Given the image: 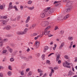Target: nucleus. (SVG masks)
I'll list each match as a JSON object with an SVG mask.
<instances>
[{"label": "nucleus", "instance_id": "obj_1", "mask_svg": "<svg viewBox=\"0 0 77 77\" xmlns=\"http://www.w3.org/2000/svg\"><path fill=\"white\" fill-rule=\"evenodd\" d=\"M73 5V3H72V2L70 1V2L69 4H68V6L67 7H69L68 8H67L64 11V13H65V14H66L69 12H70V11L72 9L73 7L72 6V5Z\"/></svg>", "mask_w": 77, "mask_h": 77}, {"label": "nucleus", "instance_id": "obj_2", "mask_svg": "<svg viewBox=\"0 0 77 77\" xmlns=\"http://www.w3.org/2000/svg\"><path fill=\"white\" fill-rule=\"evenodd\" d=\"M50 9H51V7H48L46 8H45L43 12H42L41 14L40 17L41 18H44V17H45V14L48 12V11Z\"/></svg>", "mask_w": 77, "mask_h": 77}, {"label": "nucleus", "instance_id": "obj_3", "mask_svg": "<svg viewBox=\"0 0 77 77\" xmlns=\"http://www.w3.org/2000/svg\"><path fill=\"white\" fill-rule=\"evenodd\" d=\"M48 24H49L48 22H44L42 23V26H43V27H46V26H47Z\"/></svg>", "mask_w": 77, "mask_h": 77}, {"label": "nucleus", "instance_id": "obj_4", "mask_svg": "<svg viewBox=\"0 0 77 77\" xmlns=\"http://www.w3.org/2000/svg\"><path fill=\"white\" fill-rule=\"evenodd\" d=\"M54 12V9L52 8L50 9L49 11H48V12H47L48 13V14H53Z\"/></svg>", "mask_w": 77, "mask_h": 77}, {"label": "nucleus", "instance_id": "obj_5", "mask_svg": "<svg viewBox=\"0 0 77 77\" xmlns=\"http://www.w3.org/2000/svg\"><path fill=\"white\" fill-rule=\"evenodd\" d=\"M11 26L9 25H7L5 27L3 28V29H6L7 30H9V29H11Z\"/></svg>", "mask_w": 77, "mask_h": 77}, {"label": "nucleus", "instance_id": "obj_6", "mask_svg": "<svg viewBox=\"0 0 77 77\" xmlns=\"http://www.w3.org/2000/svg\"><path fill=\"white\" fill-rule=\"evenodd\" d=\"M35 47L36 48H38L39 47V42L36 41L35 43Z\"/></svg>", "mask_w": 77, "mask_h": 77}, {"label": "nucleus", "instance_id": "obj_7", "mask_svg": "<svg viewBox=\"0 0 77 77\" xmlns=\"http://www.w3.org/2000/svg\"><path fill=\"white\" fill-rule=\"evenodd\" d=\"M65 45V43L64 42H63L60 45L59 47V50H61V49Z\"/></svg>", "mask_w": 77, "mask_h": 77}, {"label": "nucleus", "instance_id": "obj_8", "mask_svg": "<svg viewBox=\"0 0 77 77\" xmlns=\"http://www.w3.org/2000/svg\"><path fill=\"white\" fill-rule=\"evenodd\" d=\"M36 25L35 23H34L32 25V26H30V29H34V27H36Z\"/></svg>", "mask_w": 77, "mask_h": 77}, {"label": "nucleus", "instance_id": "obj_9", "mask_svg": "<svg viewBox=\"0 0 77 77\" xmlns=\"http://www.w3.org/2000/svg\"><path fill=\"white\" fill-rule=\"evenodd\" d=\"M74 74V73H72V71H69V73L68 75H73Z\"/></svg>", "mask_w": 77, "mask_h": 77}, {"label": "nucleus", "instance_id": "obj_10", "mask_svg": "<svg viewBox=\"0 0 77 77\" xmlns=\"http://www.w3.org/2000/svg\"><path fill=\"white\" fill-rule=\"evenodd\" d=\"M69 17V14H68L66 15V16L64 17V20H66L67 18Z\"/></svg>", "mask_w": 77, "mask_h": 77}, {"label": "nucleus", "instance_id": "obj_11", "mask_svg": "<svg viewBox=\"0 0 77 77\" xmlns=\"http://www.w3.org/2000/svg\"><path fill=\"white\" fill-rule=\"evenodd\" d=\"M17 35H24V32H17Z\"/></svg>", "mask_w": 77, "mask_h": 77}, {"label": "nucleus", "instance_id": "obj_12", "mask_svg": "<svg viewBox=\"0 0 77 77\" xmlns=\"http://www.w3.org/2000/svg\"><path fill=\"white\" fill-rule=\"evenodd\" d=\"M71 1H69V0H67L66 1V3H67V4L66 5V6L68 7V4Z\"/></svg>", "mask_w": 77, "mask_h": 77}, {"label": "nucleus", "instance_id": "obj_13", "mask_svg": "<svg viewBox=\"0 0 77 77\" xmlns=\"http://www.w3.org/2000/svg\"><path fill=\"white\" fill-rule=\"evenodd\" d=\"M6 36V37H12L13 36V35H12V34H7L5 35Z\"/></svg>", "mask_w": 77, "mask_h": 77}, {"label": "nucleus", "instance_id": "obj_14", "mask_svg": "<svg viewBox=\"0 0 77 77\" xmlns=\"http://www.w3.org/2000/svg\"><path fill=\"white\" fill-rule=\"evenodd\" d=\"M14 8V6L12 5H11V6H9V8H8V11L10 10V9H12V8Z\"/></svg>", "mask_w": 77, "mask_h": 77}, {"label": "nucleus", "instance_id": "obj_15", "mask_svg": "<svg viewBox=\"0 0 77 77\" xmlns=\"http://www.w3.org/2000/svg\"><path fill=\"white\" fill-rule=\"evenodd\" d=\"M27 30H28V29L27 28H25L24 30L23 33H24V34H26V33H27Z\"/></svg>", "mask_w": 77, "mask_h": 77}, {"label": "nucleus", "instance_id": "obj_16", "mask_svg": "<svg viewBox=\"0 0 77 77\" xmlns=\"http://www.w3.org/2000/svg\"><path fill=\"white\" fill-rule=\"evenodd\" d=\"M50 27H51V26H48L47 28H46L45 30V31H47V30H48V29H50Z\"/></svg>", "mask_w": 77, "mask_h": 77}, {"label": "nucleus", "instance_id": "obj_17", "mask_svg": "<svg viewBox=\"0 0 77 77\" xmlns=\"http://www.w3.org/2000/svg\"><path fill=\"white\" fill-rule=\"evenodd\" d=\"M8 50L9 51V52L11 53H12V51H13V50L11 48H9Z\"/></svg>", "mask_w": 77, "mask_h": 77}, {"label": "nucleus", "instance_id": "obj_18", "mask_svg": "<svg viewBox=\"0 0 77 77\" xmlns=\"http://www.w3.org/2000/svg\"><path fill=\"white\" fill-rule=\"evenodd\" d=\"M73 44V42H71L70 46H69V48H71V47H72V45Z\"/></svg>", "mask_w": 77, "mask_h": 77}, {"label": "nucleus", "instance_id": "obj_19", "mask_svg": "<svg viewBox=\"0 0 77 77\" xmlns=\"http://www.w3.org/2000/svg\"><path fill=\"white\" fill-rule=\"evenodd\" d=\"M37 71L39 73H41V72H43L42 70L41 69L39 70V69H38Z\"/></svg>", "mask_w": 77, "mask_h": 77}, {"label": "nucleus", "instance_id": "obj_20", "mask_svg": "<svg viewBox=\"0 0 77 77\" xmlns=\"http://www.w3.org/2000/svg\"><path fill=\"white\" fill-rule=\"evenodd\" d=\"M65 63L66 65H70V63H68L67 61H65Z\"/></svg>", "mask_w": 77, "mask_h": 77}, {"label": "nucleus", "instance_id": "obj_21", "mask_svg": "<svg viewBox=\"0 0 77 77\" xmlns=\"http://www.w3.org/2000/svg\"><path fill=\"white\" fill-rule=\"evenodd\" d=\"M11 74H12V72L11 71H9L8 72V75L9 76H11Z\"/></svg>", "mask_w": 77, "mask_h": 77}, {"label": "nucleus", "instance_id": "obj_22", "mask_svg": "<svg viewBox=\"0 0 77 77\" xmlns=\"http://www.w3.org/2000/svg\"><path fill=\"white\" fill-rule=\"evenodd\" d=\"M68 39L69 41H72V37H69L68 38Z\"/></svg>", "mask_w": 77, "mask_h": 77}, {"label": "nucleus", "instance_id": "obj_23", "mask_svg": "<svg viewBox=\"0 0 77 77\" xmlns=\"http://www.w3.org/2000/svg\"><path fill=\"white\" fill-rule=\"evenodd\" d=\"M21 18V16H17V21H19L20 20V18Z\"/></svg>", "mask_w": 77, "mask_h": 77}, {"label": "nucleus", "instance_id": "obj_24", "mask_svg": "<svg viewBox=\"0 0 77 77\" xmlns=\"http://www.w3.org/2000/svg\"><path fill=\"white\" fill-rule=\"evenodd\" d=\"M42 60H44V59H45V55H42Z\"/></svg>", "mask_w": 77, "mask_h": 77}, {"label": "nucleus", "instance_id": "obj_25", "mask_svg": "<svg viewBox=\"0 0 77 77\" xmlns=\"http://www.w3.org/2000/svg\"><path fill=\"white\" fill-rule=\"evenodd\" d=\"M14 9H15L16 11H18V9H17V6L15 5L14 7Z\"/></svg>", "mask_w": 77, "mask_h": 77}, {"label": "nucleus", "instance_id": "obj_26", "mask_svg": "<svg viewBox=\"0 0 77 77\" xmlns=\"http://www.w3.org/2000/svg\"><path fill=\"white\" fill-rule=\"evenodd\" d=\"M62 20V17H58L57 18V20Z\"/></svg>", "mask_w": 77, "mask_h": 77}, {"label": "nucleus", "instance_id": "obj_27", "mask_svg": "<svg viewBox=\"0 0 77 77\" xmlns=\"http://www.w3.org/2000/svg\"><path fill=\"white\" fill-rule=\"evenodd\" d=\"M44 34L45 35H48V32L47 31H45Z\"/></svg>", "mask_w": 77, "mask_h": 77}, {"label": "nucleus", "instance_id": "obj_28", "mask_svg": "<svg viewBox=\"0 0 77 77\" xmlns=\"http://www.w3.org/2000/svg\"><path fill=\"white\" fill-rule=\"evenodd\" d=\"M21 75H24V71H22L20 72Z\"/></svg>", "mask_w": 77, "mask_h": 77}, {"label": "nucleus", "instance_id": "obj_29", "mask_svg": "<svg viewBox=\"0 0 77 77\" xmlns=\"http://www.w3.org/2000/svg\"><path fill=\"white\" fill-rule=\"evenodd\" d=\"M25 66H26V64L22 66H21V68L22 69H24V68H25Z\"/></svg>", "mask_w": 77, "mask_h": 77}, {"label": "nucleus", "instance_id": "obj_30", "mask_svg": "<svg viewBox=\"0 0 77 77\" xmlns=\"http://www.w3.org/2000/svg\"><path fill=\"white\" fill-rule=\"evenodd\" d=\"M11 21H16V20H17V18H15L14 19H13V18H11Z\"/></svg>", "mask_w": 77, "mask_h": 77}, {"label": "nucleus", "instance_id": "obj_31", "mask_svg": "<svg viewBox=\"0 0 77 77\" xmlns=\"http://www.w3.org/2000/svg\"><path fill=\"white\" fill-rule=\"evenodd\" d=\"M56 47H57V45L56 44H55L54 45V47L53 48V49L54 50H55L56 49Z\"/></svg>", "mask_w": 77, "mask_h": 77}, {"label": "nucleus", "instance_id": "obj_32", "mask_svg": "<svg viewBox=\"0 0 77 77\" xmlns=\"http://www.w3.org/2000/svg\"><path fill=\"white\" fill-rule=\"evenodd\" d=\"M8 68L9 69H10V70H12V67L11 66H9Z\"/></svg>", "mask_w": 77, "mask_h": 77}, {"label": "nucleus", "instance_id": "obj_33", "mask_svg": "<svg viewBox=\"0 0 77 77\" xmlns=\"http://www.w3.org/2000/svg\"><path fill=\"white\" fill-rule=\"evenodd\" d=\"M3 42H0V47H2V46H3Z\"/></svg>", "mask_w": 77, "mask_h": 77}, {"label": "nucleus", "instance_id": "obj_34", "mask_svg": "<svg viewBox=\"0 0 77 77\" xmlns=\"http://www.w3.org/2000/svg\"><path fill=\"white\" fill-rule=\"evenodd\" d=\"M38 35V33H34L33 34L32 36H36V35Z\"/></svg>", "mask_w": 77, "mask_h": 77}, {"label": "nucleus", "instance_id": "obj_35", "mask_svg": "<svg viewBox=\"0 0 77 77\" xmlns=\"http://www.w3.org/2000/svg\"><path fill=\"white\" fill-rule=\"evenodd\" d=\"M23 59L25 60H29V59L28 58H26V57H24V59Z\"/></svg>", "mask_w": 77, "mask_h": 77}, {"label": "nucleus", "instance_id": "obj_36", "mask_svg": "<svg viewBox=\"0 0 77 77\" xmlns=\"http://www.w3.org/2000/svg\"><path fill=\"white\" fill-rule=\"evenodd\" d=\"M8 41V38L7 39H4L3 40V41H4V42H7V41Z\"/></svg>", "mask_w": 77, "mask_h": 77}, {"label": "nucleus", "instance_id": "obj_37", "mask_svg": "<svg viewBox=\"0 0 77 77\" xmlns=\"http://www.w3.org/2000/svg\"><path fill=\"white\" fill-rule=\"evenodd\" d=\"M64 58H65V59H69V57H68V56L67 55H65L64 56Z\"/></svg>", "mask_w": 77, "mask_h": 77}, {"label": "nucleus", "instance_id": "obj_38", "mask_svg": "<svg viewBox=\"0 0 77 77\" xmlns=\"http://www.w3.org/2000/svg\"><path fill=\"white\" fill-rule=\"evenodd\" d=\"M48 46H46L45 47V49L46 50H48Z\"/></svg>", "mask_w": 77, "mask_h": 77}, {"label": "nucleus", "instance_id": "obj_39", "mask_svg": "<svg viewBox=\"0 0 77 77\" xmlns=\"http://www.w3.org/2000/svg\"><path fill=\"white\" fill-rule=\"evenodd\" d=\"M10 60L11 62H13V61H14V59L13 58H11L10 59Z\"/></svg>", "mask_w": 77, "mask_h": 77}, {"label": "nucleus", "instance_id": "obj_40", "mask_svg": "<svg viewBox=\"0 0 77 77\" xmlns=\"http://www.w3.org/2000/svg\"><path fill=\"white\" fill-rule=\"evenodd\" d=\"M3 24L4 25H6V21H3Z\"/></svg>", "mask_w": 77, "mask_h": 77}, {"label": "nucleus", "instance_id": "obj_41", "mask_svg": "<svg viewBox=\"0 0 77 77\" xmlns=\"http://www.w3.org/2000/svg\"><path fill=\"white\" fill-rule=\"evenodd\" d=\"M54 70H53V69H51V73H52L53 74L54 73Z\"/></svg>", "mask_w": 77, "mask_h": 77}, {"label": "nucleus", "instance_id": "obj_42", "mask_svg": "<svg viewBox=\"0 0 77 77\" xmlns=\"http://www.w3.org/2000/svg\"><path fill=\"white\" fill-rule=\"evenodd\" d=\"M39 37V36L38 35L37 37H35L34 39H35V40H36Z\"/></svg>", "mask_w": 77, "mask_h": 77}, {"label": "nucleus", "instance_id": "obj_43", "mask_svg": "<svg viewBox=\"0 0 77 77\" xmlns=\"http://www.w3.org/2000/svg\"><path fill=\"white\" fill-rule=\"evenodd\" d=\"M32 2L31 0H29L28 2V4H29V5H31V4H32Z\"/></svg>", "mask_w": 77, "mask_h": 77}, {"label": "nucleus", "instance_id": "obj_44", "mask_svg": "<svg viewBox=\"0 0 77 77\" xmlns=\"http://www.w3.org/2000/svg\"><path fill=\"white\" fill-rule=\"evenodd\" d=\"M28 74H29V75H32V72L30 71L28 73Z\"/></svg>", "mask_w": 77, "mask_h": 77}, {"label": "nucleus", "instance_id": "obj_45", "mask_svg": "<svg viewBox=\"0 0 77 77\" xmlns=\"http://www.w3.org/2000/svg\"><path fill=\"white\" fill-rule=\"evenodd\" d=\"M64 31L63 30H61L60 31V32H61V35H63V32H64Z\"/></svg>", "mask_w": 77, "mask_h": 77}, {"label": "nucleus", "instance_id": "obj_46", "mask_svg": "<svg viewBox=\"0 0 77 77\" xmlns=\"http://www.w3.org/2000/svg\"><path fill=\"white\" fill-rule=\"evenodd\" d=\"M53 36V35H51V34H49L48 35L49 37H51V36Z\"/></svg>", "mask_w": 77, "mask_h": 77}, {"label": "nucleus", "instance_id": "obj_47", "mask_svg": "<svg viewBox=\"0 0 77 77\" xmlns=\"http://www.w3.org/2000/svg\"><path fill=\"white\" fill-rule=\"evenodd\" d=\"M60 54H58L57 57V58H58V59H59V58H60Z\"/></svg>", "mask_w": 77, "mask_h": 77}, {"label": "nucleus", "instance_id": "obj_48", "mask_svg": "<svg viewBox=\"0 0 77 77\" xmlns=\"http://www.w3.org/2000/svg\"><path fill=\"white\" fill-rule=\"evenodd\" d=\"M34 8V7H30L29 8V9H31V10H32V9H33Z\"/></svg>", "mask_w": 77, "mask_h": 77}, {"label": "nucleus", "instance_id": "obj_49", "mask_svg": "<svg viewBox=\"0 0 77 77\" xmlns=\"http://www.w3.org/2000/svg\"><path fill=\"white\" fill-rule=\"evenodd\" d=\"M43 33H44V32H42V34H41L39 36V37H42L43 35H44V34H43Z\"/></svg>", "mask_w": 77, "mask_h": 77}, {"label": "nucleus", "instance_id": "obj_50", "mask_svg": "<svg viewBox=\"0 0 77 77\" xmlns=\"http://www.w3.org/2000/svg\"><path fill=\"white\" fill-rule=\"evenodd\" d=\"M58 64H60V63H61V60H58Z\"/></svg>", "mask_w": 77, "mask_h": 77}, {"label": "nucleus", "instance_id": "obj_51", "mask_svg": "<svg viewBox=\"0 0 77 77\" xmlns=\"http://www.w3.org/2000/svg\"><path fill=\"white\" fill-rule=\"evenodd\" d=\"M26 51H27V52L30 51V49L29 48H27V49L26 50Z\"/></svg>", "mask_w": 77, "mask_h": 77}, {"label": "nucleus", "instance_id": "obj_52", "mask_svg": "<svg viewBox=\"0 0 77 77\" xmlns=\"http://www.w3.org/2000/svg\"><path fill=\"white\" fill-rule=\"evenodd\" d=\"M59 5H60V3L57 4L55 5V6H56V7L57 6H59Z\"/></svg>", "mask_w": 77, "mask_h": 77}, {"label": "nucleus", "instance_id": "obj_53", "mask_svg": "<svg viewBox=\"0 0 77 77\" xmlns=\"http://www.w3.org/2000/svg\"><path fill=\"white\" fill-rule=\"evenodd\" d=\"M0 42H3V40L1 37H0Z\"/></svg>", "mask_w": 77, "mask_h": 77}, {"label": "nucleus", "instance_id": "obj_54", "mask_svg": "<svg viewBox=\"0 0 77 77\" xmlns=\"http://www.w3.org/2000/svg\"><path fill=\"white\" fill-rule=\"evenodd\" d=\"M27 20H30V16H28L27 19Z\"/></svg>", "mask_w": 77, "mask_h": 77}, {"label": "nucleus", "instance_id": "obj_55", "mask_svg": "<svg viewBox=\"0 0 77 77\" xmlns=\"http://www.w3.org/2000/svg\"><path fill=\"white\" fill-rule=\"evenodd\" d=\"M47 76V73H45L44 75H43V76H42V77H46Z\"/></svg>", "mask_w": 77, "mask_h": 77}, {"label": "nucleus", "instance_id": "obj_56", "mask_svg": "<svg viewBox=\"0 0 77 77\" xmlns=\"http://www.w3.org/2000/svg\"><path fill=\"white\" fill-rule=\"evenodd\" d=\"M20 58H22V59H24V57L23 56H20Z\"/></svg>", "mask_w": 77, "mask_h": 77}, {"label": "nucleus", "instance_id": "obj_57", "mask_svg": "<svg viewBox=\"0 0 77 77\" xmlns=\"http://www.w3.org/2000/svg\"><path fill=\"white\" fill-rule=\"evenodd\" d=\"M3 74L2 73H0V77H3Z\"/></svg>", "mask_w": 77, "mask_h": 77}, {"label": "nucleus", "instance_id": "obj_58", "mask_svg": "<svg viewBox=\"0 0 77 77\" xmlns=\"http://www.w3.org/2000/svg\"><path fill=\"white\" fill-rule=\"evenodd\" d=\"M66 68H71V67L70 66H66Z\"/></svg>", "mask_w": 77, "mask_h": 77}, {"label": "nucleus", "instance_id": "obj_59", "mask_svg": "<svg viewBox=\"0 0 77 77\" xmlns=\"http://www.w3.org/2000/svg\"><path fill=\"white\" fill-rule=\"evenodd\" d=\"M7 52V50H5L3 51V53H6Z\"/></svg>", "mask_w": 77, "mask_h": 77}, {"label": "nucleus", "instance_id": "obj_60", "mask_svg": "<svg viewBox=\"0 0 77 77\" xmlns=\"http://www.w3.org/2000/svg\"><path fill=\"white\" fill-rule=\"evenodd\" d=\"M3 6L2 5L0 6V9H3Z\"/></svg>", "mask_w": 77, "mask_h": 77}, {"label": "nucleus", "instance_id": "obj_61", "mask_svg": "<svg viewBox=\"0 0 77 77\" xmlns=\"http://www.w3.org/2000/svg\"><path fill=\"white\" fill-rule=\"evenodd\" d=\"M52 74H53V73H50L49 74V76H50V77H51L52 76Z\"/></svg>", "mask_w": 77, "mask_h": 77}, {"label": "nucleus", "instance_id": "obj_62", "mask_svg": "<svg viewBox=\"0 0 77 77\" xmlns=\"http://www.w3.org/2000/svg\"><path fill=\"white\" fill-rule=\"evenodd\" d=\"M29 69H30L27 68L26 70V72L29 71Z\"/></svg>", "mask_w": 77, "mask_h": 77}, {"label": "nucleus", "instance_id": "obj_63", "mask_svg": "<svg viewBox=\"0 0 77 77\" xmlns=\"http://www.w3.org/2000/svg\"><path fill=\"white\" fill-rule=\"evenodd\" d=\"M7 18L8 17H6V16H4L3 18H4V19H6V18Z\"/></svg>", "mask_w": 77, "mask_h": 77}, {"label": "nucleus", "instance_id": "obj_64", "mask_svg": "<svg viewBox=\"0 0 77 77\" xmlns=\"http://www.w3.org/2000/svg\"><path fill=\"white\" fill-rule=\"evenodd\" d=\"M20 9L21 10H23V6H21L20 7Z\"/></svg>", "mask_w": 77, "mask_h": 77}]
</instances>
